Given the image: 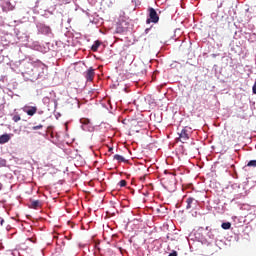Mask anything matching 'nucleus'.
Returning <instances> with one entry per match:
<instances>
[{"label":"nucleus","instance_id":"f257e3e1","mask_svg":"<svg viewBox=\"0 0 256 256\" xmlns=\"http://www.w3.org/2000/svg\"><path fill=\"white\" fill-rule=\"evenodd\" d=\"M146 23L147 25H150V23H159V14H157L155 8H148V18Z\"/></svg>","mask_w":256,"mask_h":256},{"label":"nucleus","instance_id":"f03ea898","mask_svg":"<svg viewBox=\"0 0 256 256\" xmlns=\"http://www.w3.org/2000/svg\"><path fill=\"white\" fill-rule=\"evenodd\" d=\"M190 137H191V128L186 126L179 133L178 140L180 141V143H187Z\"/></svg>","mask_w":256,"mask_h":256},{"label":"nucleus","instance_id":"7ed1b4c3","mask_svg":"<svg viewBox=\"0 0 256 256\" xmlns=\"http://www.w3.org/2000/svg\"><path fill=\"white\" fill-rule=\"evenodd\" d=\"M84 77L86 79V81H93V79H95V69H93V67H90L85 73H84Z\"/></svg>","mask_w":256,"mask_h":256},{"label":"nucleus","instance_id":"20e7f679","mask_svg":"<svg viewBox=\"0 0 256 256\" xmlns=\"http://www.w3.org/2000/svg\"><path fill=\"white\" fill-rule=\"evenodd\" d=\"M24 112L29 115V117H33L35 113H37V106H28L24 109Z\"/></svg>","mask_w":256,"mask_h":256},{"label":"nucleus","instance_id":"39448f33","mask_svg":"<svg viewBox=\"0 0 256 256\" xmlns=\"http://www.w3.org/2000/svg\"><path fill=\"white\" fill-rule=\"evenodd\" d=\"M11 141V136L9 134H3L0 136V145H5Z\"/></svg>","mask_w":256,"mask_h":256},{"label":"nucleus","instance_id":"423d86ee","mask_svg":"<svg viewBox=\"0 0 256 256\" xmlns=\"http://www.w3.org/2000/svg\"><path fill=\"white\" fill-rule=\"evenodd\" d=\"M186 209H192L193 208V205H197V200H195V198H187L186 200Z\"/></svg>","mask_w":256,"mask_h":256},{"label":"nucleus","instance_id":"0eeeda50","mask_svg":"<svg viewBox=\"0 0 256 256\" xmlns=\"http://www.w3.org/2000/svg\"><path fill=\"white\" fill-rule=\"evenodd\" d=\"M99 47H101V41L96 40L94 44L92 45L91 49L94 53H97Z\"/></svg>","mask_w":256,"mask_h":256},{"label":"nucleus","instance_id":"6e6552de","mask_svg":"<svg viewBox=\"0 0 256 256\" xmlns=\"http://www.w3.org/2000/svg\"><path fill=\"white\" fill-rule=\"evenodd\" d=\"M114 159L116 161H118V163H127V160L125 159V157L119 155V154H115L114 155Z\"/></svg>","mask_w":256,"mask_h":256},{"label":"nucleus","instance_id":"1a4fd4ad","mask_svg":"<svg viewBox=\"0 0 256 256\" xmlns=\"http://www.w3.org/2000/svg\"><path fill=\"white\" fill-rule=\"evenodd\" d=\"M39 75L38 74H24L25 79H28L29 81H33V79H37Z\"/></svg>","mask_w":256,"mask_h":256},{"label":"nucleus","instance_id":"9d476101","mask_svg":"<svg viewBox=\"0 0 256 256\" xmlns=\"http://www.w3.org/2000/svg\"><path fill=\"white\" fill-rule=\"evenodd\" d=\"M32 205V209H39V207H41V202L39 200H34L31 203Z\"/></svg>","mask_w":256,"mask_h":256},{"label":"nucleus","instance_id":"9b49d317","mask_svg":"<svg viewBox=\"0 0 256 256\" xmlns=\"http://www.w3.org/2000/svg\"><path fill=\"white\" fill-rule=\"evenodd\" d=\"M221 227L222 229H225V230L231 229V222H224L222 223Z\"/></svg>","mask_w":256,"mask_h":256},{"label":"nucleus","instance_id":"f8f14e48","mask_svg":"<svg viewBox=\"0 0 256 256\" xmlns=\"http://www.w3.org/2000/svg\"><path fill=\"white\" fill-rule=\"evenodd\" d=\"M21 119V116H19L18 114H15L12 117V120L14 121V123H19V120Z\"/></svg>","mask_w":256,"mask_h":256},{"label":"nucleus","instance_id":"ddd939ff","mask_svg":"<svg viewBox=\"0 0 256 256\" xmlns=\"http://www.w3.org/2000/svg\"><path fill=\"white\" fill-rule=\"evenodd\" d=\"M247 167H256V160H250L247 163Z\"/></svg>","mask_w":256,"mask_h":256},{"label":"nucleus","instance_id":"4468645a","mask_svg":"<svg viewBox=\"0 0 256 256\" xmlns=\"http://www.w3.org/2000/svg\"><path fill=\"white\" fill-rule=\"evenodd\" d=\"M80 121H81L82 125H89V123H90L89 119H81Z\"/></svg>","mask_w":256,"mask_h":256},{"label":"nucleus","instance_id":"2eb2a0df","mask_svg":"<svg viewBox=\"0 0 256 256\" xmlns=\"http://www.w3.org/2000/svg\"><path fill=\"white\" fill-rule=\"evenodd\" d=\"M119 186H120V187H126V186H127V181H126V180H121V181L119 182Z\"/></svg>","mask_w":256,"mask_h":256},{"label":"nucleus","instance_id":"dca6fc26","mask_svg":"<svg viewBox=\"0 0 256 256\" xmlns=\"http://www.w3.org/2000/svg\"><path fill=\"white\" fill-rule=\"evenodd\" d=\"M42 127H43L42 124L37 125V126H33V127H32V131H38V129H41Z\"/></svg>","mask_w":256,"mask_h":256},{"label":"nucleus","instance_id":"f3484780","mask_svg":"<svg viewBox=\"0 0 256 256\" xmlns=\"http://www.w3.org/2000/svg\"><path fill=\"white\" fill-rule=\"evenodd\" d=\"M168 256H177V251H173V252L170 253Z\"/></svg>","mask_w":256,"mask_h":256},{"label":"nucleus","instance_id":"a211bd4d","mask_svg":"<svg viewBox=\"0 0 256 256\" xmlns=\"http://www.w3.org/2000/svg\"><path fill=\"white\" fill-rule=\"evenodd\" d=\"M29 241H32V243H35V240H33V238H29Z\"/></svg>","mask_w":256,"mask_h":256},{"label":"nucleus","instance_id":"6ab92c4d","mask_svg":"<svg viewBox=\"0 0 256 256\" xmlns=\"http://www.w3.org/2000/svg\"><path fill=\"white\" fill-rule=\"evenodd\" d=\"M1 189H3V184L2 183H0V191H1Z\"/></svg>","mask_w":256,"mask_h":256},{"label":"nucleus","instance_id":"aec40b11","mask_svg":"<svg viewBox=\"0 0 256 256\" xmlns=\"http://www.w3.org/2000/svg\"><path fill=\"white\" fill-rule=\"evenodd\" d=\"M144 179H145V176L141 177V178H140V181H143Z\"/></svg>","mask_w":256,"mask_h":256},{"label":"nucleus","instance_id":"412c9836","mask_svg":"<svg viewBox=\"0 0 256 256\" xmlns=\"http://www.w3.org/2000/svg\"><path fill=\"white\" fill-rule=\"evenodd\" d=\"M109 151H113V148H109Z\"/></svg>","mask_w":256,"mask_h":256}]
</instances>
